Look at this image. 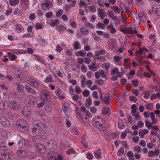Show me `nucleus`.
<instances>
[{
    "label": "nucleus",
    "instance_id": "obj_53",
    "mask_svg": "<svg viewBox=\"0 0 160 160\" xmlns=\"http://www.w3.org/2000/svg\"><path fill=\"white\" fill-rule=\"evenodd\" d=\"M118 127L121 129H123L125 127V125L124 123L122 122V120H120L118 122Z\"/></svg>",
    "mask_w": 160,
    "mask_h": 160
},
{
    "label": "nucleus",
    "instance_id": "obj_27",
    "mask_svg": "<svg viewBox=\"0 0 160 160\" xmlns=\"http://www.w3.org/2000/svg\"><path fill=\"white\" fill-rule=\"evenodd\" d=\"M56 142L55 141L53 140H49L47 143V146H48L50 148H54V145H56Z\"/></svg>",
    "mask_w": 160,
    "mask_h": 160
},
{
    "label": "nucleus",
    "instance_id": "obj_20",
    "mask_svg": "<svg viewBox=\"0 0 160 160\" xmlns=\"http://www.w3.org/2000/svg\"><path fill=\"white\" fill-rule=\"evenodd\" d=\"M152 8V10L153 12L158 15L160 14V7L159 6L154 5Z\"/></svg>",
    "mask_w": 160,
    "mask_h": 160
},
{
    "label": "nucleus",
    "instance_id": "obj_40",
    "mask_svg": "<svg viewBox=\"0 0 160 160\" xmlns=\"http://www.w3.org/2000/svg\"><path fill=\"white\" fill-rule=\"evenodd\" d=\"M101 150H98L95 151L94 153V155L95 157L97 158H99L101 157Z\"/></svg>",
    "mask_w": 160,
    "mask_h": 160
},
{
    "label": "nucleus",
    "instance_id": "obj_54",
    "mask_svg": "<svg viewBox=\"0 0 160 160\" xmlns=\"http://www.w3.org/2000/svg\"><path fill=\"white\" fill-rule=\"evenodd\" d=\"M90 93L89 91L87 90H84L82 92V95L84 97H87L89 95Z\"/></svg>",
    "mask_w": 160,
    "mask_h": 160
},
{
    "label": "nucleus",
    "instance_id": "obj_58",
    "mask_svg": "<svg viewBox=\"0 0 160 160\" xmlns=\"http://www.w3.org/2000/svg\"><path fill=\"white\" fill-rule=\"evenodd\" d=\"M122 72H118L117 73V74L116 75L118 78H122L123 76V74L125 73V71L122 68L121 69Z\"/></svg>",
    "mask_w": 160,
    "mask_h": 160
},
{
    "label": "nucleus",
    "instance_id": "obj_39",
    "mask_svg": "<svg viewBox=\"0 0 160 160\" xmlns=\"http://www.w3.org/2000/svg\"><path fill=\"white\" fill-rule=\"evenodd\" d=\"M62 109L66 116L68 117L70 113L69 111L68 110L67 107L65 106H63Z\"/></svg>",
    "mask_w": 160,
    "mask_h": 160
},
{
    "label": "nucleus",
    "instance_id": "obj_33",
    "mask_svg": "<svg viewBox=\"0 0 160 160\" xmlns=\"http://www.w3.org/2000/svg\"><path fill=\"white\" fill-rule=\"evenodd\" d=\"M88 67L89 68V69L93 71H96L98 68L96 63L94 62L92 64L89 65Z\"/></svg>",
    "mask_w": 160,
    "mask_h": 160
},
{
    "label": "nucleus",
    "instance_id": "obj_30",
    "mask_svg": "<svg viewBox=\"0 0 160 160\" xmlns=\"http://www.w3.org/2000/svg\"><path fill=\"white\" fill-rule=\"evenodd\" d=\"M131 113L132 115L134 116L136 119L139 120L140 119V112H137L136 111H131Z\"/></svg>",
    "mask_w": 160,
    "mask_h": 160
},
{
    "label": "nucleus",
    "instance_id": "obj_6",
    "mask_svg": "<svg viewBox=\"0 0 160 160\" xmlns=\"http://www.w3.org/2000/svg\"><path fill=\"white\" fill-rule=\"evenodd\" d=\"M6 133V131L5 130H2L1 131V134L2 137L3 138V139H0V147L2 151V152L5 151V150L8 151V149H6L5 142L4 139V138H7V136H6L5 135H3V134Z\"/></svg>",
    "mask_w": 160,
    "mask_h": 160
},
{
    "label": "nucleus",
    "instance_id": "obj_44",
    "mask_svg": "<svg viewBox=\"0 0 160 160\" xmlns=\"http://www.w3.org/2000/svg\"><path fill=\"white\" fill-rule=\"evenodd\" d=\"M133 151L138 153H141L142 151V149L140 146H136L134 147Z\"/></svg>",
    "mask_w": 160,
    "mask_h": 160
},
{
    "label": "nucleus",
    "instance_id": "obj_22",
    "mask_svg": "<svg viewBox=\"0 0 160 160\" xmlns=\"http://www.w3.org/2000/svg\"><path fill=\"white\" fill-rule=\"evenodd\" d=\"M17 141L18 142V147L20 148L22 147L23 145V140L21 136H18L17 137Z\"/></svg>",
    "mask_w": 160,
    "mask_h": 160
},
{
    "label": "nucleus",
    "instance_id": "obj_2",
    "mask_svg": "<svg viewBox=\"0 0 160 160\" xmlns=\"http://www.w3.org/2000/svg\"><path fill=\"white\" fill-rule=\"evenodd\" d=\"M92 122L94 127H97L100 131H104L105 129L102 118L98 116L92 119Z\"/></svg>",
    "mask_w": 160,
    "mask_h": 160
},
{
    "label": "nucleus",
    "instance_id": "obj_12",
    "mask_svg": "<svg viewBox=\"0 0 160 160\" xmlns=\"http://www.w3.org/2000/svg\"><path fill=\"white\" fill-rule=\"evenodd\" d=\"M159 153V150L156 149L154 151L149 150L148 152V155L149 157H152L155 156H158Z\"/></svg>",
    "mask_w": 160,
    "mask_h": 160
},
{
    "label": "nucleus",
    "instance_id": "obj_42",
    "mask_svg": "<svg viewBox=\"0 0 160 160\" xmlns=\"http://www.w3.org/2000/svg\"><path fill=\"white\" fill-rule=\"evenodd\" d=\"M135 74V71L134 70H131L128 74V77L129 79H131L133 78V76Z\"/></svg>",
    "mask_w": 160,
    "mask_h": 160
},
{
    "label": "nucleus",
    "instance_id": "obj_52",
    "mask_svg": "<svg viewBox=\"0 0 160 160\" xmlns=\"http://www.w3.org/2000/svg\"><path fill=\"white\" fill-rule=\"evenodd\" d=\"M110 64V63L108 62H106L103 63L102 65V67L103 68H105V69L107 70H109Z\"/></svg>",
    "mask_w": 160,
    "mask_h": 160
},
{
    "label": "nucleus",
    "instance_id": "obj_31",
    "mask_svg": "<svg viewBox=\"0 0 160 160\" xmlns=\"http://www.w3.org/2000/svg\"><path fill=\"white\" fill-rule=\"evenodd\" d=\"M25 88L27 91L28 92L31 93L32 94H35V92L28 84H26L25 85Z\"/></svg>",
    "mask_w": 160,
    "mask_h": 160
},
{
    "label": "nucleus",
    "instance_id": "obj_17",
    "mask_svg": "<svg viewBox=\"0 0 160 160\" xmlns=\"http://www.w3.org/2000/svg\"><path fill=\"white\" fill-rule=\"evenodd\" d=\"M124 62L123 63V65L124 66V68L126 69H127L129 67H130L132 65L131 63L129 62V59L128 58H125L124 60Z\"/></svg>",
    "mask_w": 160,
    "mask_h": 160
},
{
    "label": "nucleus",
    "instance_id": "obj_25",
    "mask_svg": "<svg viewBox=\"0 0 160 160\" xmlns=\"http://www.w3.org/2000/svg\"><path fill=\"white\" fill-rule=\"evenodd\" d=\"M92 101L91 97L87 98L85 100V105L88 108H89L92 105Z\"/></svg>",
    "mask_w": 160,
    "mask_h": 160
},
{
    "label": "nucleus",
    "instance_id": "obj_50",
    "mask_svg": "<svg viewBox=\"0 0 160 160\" xmlns=\"http://www.w3.org/2000/svg\"><path fill=\"white\" fill-rule=\"evenodd\" d=\"M143 98H144L148 99L149 97L150 93L149 91H147L143 92Z\"/></svg>",
    "mask_w": 160,
    "mask_h": 160
},
{
    "label": "nucleus",
    "instance_id": "obj_48",
    "mask_svg": "<svg viewBox=\"0 0 160 160\" xmlns=\"http://www.w3.org/2000/svg\"><path fill=\"white\" fill-rule=\"evenodd\" d=\"M73 46L75 49L76 50L80 49L81 48L80 44L77 41L75 42L73 44Z\"/></svg>",
    "mask_w": 160,
    "mask_h": 160
},
{
    "label": "nucleus",
    "instance_id": "obj_35",
    "mask_svg": "<svg viewBox=\"0 0 160 160\" xmlns=\"http://www.w3.org/2000/svg\"><path fill=\"white\" fill-rule=\"evenodd\" d=\"M80 31L81 33L83 35H87L88 33V28L85 27H82L80 28Z\"/></svg>",
    "mask_w": 160,
    "mask_h": 160
},
{
    "label": "nucleus",
    "instance_id": "obj_13",
    "mask_svg": "<svg viewBox=\"0 0 160 160\" xmlns=\"http://www.w3.org/2000/svg\"><path fill=\"white\" fill-rule=\"evenodd\" d=\"M108 15L113 20L116 22L117 24L120 23V21L117 17L114 15L113 12L112 11L109 10L108 12Z\"/></svg>",
    "mask_w": 160,
    "mask_h": 160
},
{
    "label": "nucleus",
    "instance_id": "obj_60",
    "mask_svg": "<svg viewBox=\"0 0 160 160\" xmlns=\"http://www.w3.org/2000/svg\"><path fill=\"white\" fill-rule=\"evenodd\" d=\"M22 8L23 9H26L29 7V4L28 2H22Z\"/></svg>",
    "mask_w": 160,
    "mask_h": 160
},
{
    "label": "nucleus",
    "instance_id": "obj_64",
    "mask_svg": "<svg viewBox=\"0 0 160 160\" xmlns=\"http://www.w3.org/2000/svg\"><path fill=\"white\" fill-rule=\"evenodd\" d=\"M56 28L59 32H61L64 29L65 27L63 25H60L57 26Z\"/></svg>",
    "mask_w": 160,
    "mask_h": 160
},
{
    "label": "nucleus",
    "instance_id": "obj_7",
    "mask_svg": "<svg viewBox=\"0 0 160 160\" xmlns=\"http://www.w3.org/2000/svg\"><path fill=\"white\" fill-rule=\"evenodd\" d=\"M52 2L53 0H46L42 3V5L41 6L42 8L44 10V8H51L53 6Z\"/></svg>",
    "mask_w": 160,
    "mask_h": 160
},
{
    "label": "nucleus",
    "instance_id": "obj_3",
    "mask_svg": "<svg viewBox=\"0 0 160 160\" xmlns=\"http://www.w3.org/2000/svg\"><path fill=\"white\" fill-rule=\"evenodd\" d=\"M50 98V95L49 92L46 90H43L41 95L42 102L38 103L37 106L38 108H41L43 107L45 103L49 101Z\"/></svg>",
    "mask_w": 160,
    "mask_h": 160
},
{
    "label": "nucleus",
    "instance_id": "obj_9",
    "mask_svg": "<svg viewBox=\"0 0 160 160\" xmlns=\"http://www.w3.org/2000/svg\"><path fill=\"white\" fill-rule=\"evenodd\" d=\"M22 113L25 117H29L31 116V112L29 108L25 107L23 108Z\"/></svg>",
    "mask_w": 160,
    "mask_h": 160
},
{
    "label": "nucleus",
    "instance_id": "obj_19",
    "mask_svg": "<svg viewBox=\"0 0 160 160\" xmlns=\"http://www.w3.org/2000/svg\"><path fill=\"white\" fill-rule=\"evenodd\" d=\"M98 15L101 19H103L106 16V12L104 11L101 8H99L98 10Z\"/></svg>",
    "mask_w": 160,
    "mask_h": 160
},
{
    "label": "nucleus",
    "instance_id": "obj_15",
    "mask_svg": "<svg viewBox=\"0 0 160 160\" xmlns=\"http://www.w3.org/2000/svg\"><path fill=\"white\" fill-rule=\"evenodd\" d=\"M35 98L33 96H29L25 99V102L30 105H32L35 101Z\"/></svg>",
    "mask_w": 160,
    "mask_h": 160
},
{
    "label": "nucleus",
    "instance_id": "obj_10",
    "mask_svg": "<svg viewBox=\"0 0 160 160\" xmlns=\"http://www.w3.org/2000/svg\"><path fill=\"white\" fill-rule=\"evenodd\" d=\"M1 153L2 157L0 156V160H10V154L8 151H7L5 150L3 152H2Z\"/></svg>",
    "mask_w": 160,
    "mask_h": 160
},
{
    "label": "nucleus",
    "instance_id": "obj_1",
    "mask_svg": "<svg viewBox=\"0 0 160 160\" xmlns=\"http://www.w3.org/2000/svg\"><path fill=\"white\" fill-rule=\"evenodd\" d=\"M12 127L21 132H24L29 129V125L26 121L21 119L18 120L12 125Z\"/></svg>",
    "mask_w": 160,
    "mask_h": 160
},
{
    "label": "nucleus",
    "instance_id": "obj_57",
    "mask_svg": "<svg viewBox=\"0 0 160 160\" xmlns=\"http://www.w3.org/2000/svg\"><path fill=\"white\" fill-rule=\"evenodd\" d=\"M113 8L115 13L117 14H119L120 13V9L119 7L117 6L114 5L113 6Z\"/></svg>",
    "mask_w": 160,
    "mask_h": 160
},
{
    "label": "nucleus",
    "instance_id": "obj_62",
    "mask_svg": "<svg viewBox=\"0 0 160 160\" xmlns=\"http://www.w3.org/2000/svg\"><path fill=\"white\" fill-rule=\"evenodd\" d=\"M139 145L143 147H145L146 146V143L144 140H141L139 143Z\"/></svg>",
    "mask_w": 160,
    "mask_h": 160
},
{
    "label": "nucleus",
    "instance_id": "obj_28",
    "mask_svg": "<svg viewBox=\"0 0 160 160\" xmlns=\"http://www.w3.org/2000/svg\"><path fill=\"white\" fill-rule=\"evenodd\" d=\"M15 30L17 32H20L23 29L21 25L18 24L15 25Z\"/></svg>",
    "mask_w": 160,
    "mask_h": 160
},
{
    "label": "nucleus",
    "instance_id": "obj_16",
    "mask_svg": "<svg viewBox=\"0 0 160 160\" xmlns=\"http://www.w3.org/2000/svg\"><path fill=\"white\" fill-rule=\"evenodd\" d=\"M17 154L18 157L22 158H25L28 155V153L24 150H18Z\"/></svg>",
    "mask_w": 160,
    "mask_h": 160
},
{
    "label": "nucleus",
    "instance_id": "obj_36",
    "mask_svg": "<svg viewBox=\"0 0 160 160\" xmlns=\"http://www.w3.org/2000/svg\"><path fill=\"white\" fill-rule=\"evenodd\" d=\"M81 85L82 87L84 88L85 86V82H86V78L84 76H82L81 77Z\"/></svg>",
    "mask_w": 160,
    "mask_h": 160
},
{
    "label": "nucleus",
    "instance_id": "obj_47",
    "mask_svg": "<svg viewBox=\"0 0 160 160\" xmlns=\"http://www.w3.org/2000/svg\"><path fill=\"white\" fill-rule=\"evenodd\" d=\"M101 100L106 104H109L110 102V98L108 97L105 96L104 97H103L102 99Z\"/></svg>",
    "mask_w": 160,
    "mask_h": 160
},
{
    "label": "nucleus",
    "instance_id": "obj_63",
    "mask_svg": "<svg viewBox=\"0 0 160 160\" xmlns=\"http://www.w3.org/2000/svg\"><path fill=\"white\" fill-rule=\"evenodd\" d=\"M92 96L95 99H98L99 98L98 92L96 91H94L92 92Z\"/></svg>",
    "mask_w": 160,
    "mask_h": 160
},
{
    "label": "nucleus",
    "instance_id": "obj_26",
    "mask_svg": "<svg viewBox=\"0 0 160 160\" xmlns=\"http://www.w3.org/2000/svg\"><path fill=\"white\" fill-rule=\"evenodd\" d=\"M150 99L152 100H153L156 99L159 100L160 99V93L157 92L156 94H153L151 96Z\"/></svg>",
    "mask_w": 160,
    "mask_h": 160
},
{
    "label": "nucleus",
    "instance_id": "obj_46",
    "mask_svg": "<svg viewBox=\"0 0 160 160\" xmlns=\"http://www.w3.org/2000/svg\"><path fill=\"white\" fill-rule=\"evenodd\" d=\"M132 83L134 87H137L139 84V80L138 79H133L132 81Z\"/></svg>",
    "mask_w": 160,
    "mask_h": 160
},
{
    "label": "nucleus",
    "instance_id": "obj_45",
    "mask_svg": "<svg viewBox=\"0 0 160 160\" xmlns=\"http://www.w3.org/2000/svg\"><path fill=\"white\" fill-rule=\"evenodd\" d=\"M59 23V21L58 19H56L54 21H52L50 23V25L51 27H54L58 24Z\"/></svg>",
    "mask_w": 160,
    "mask_h": 160
},
{
    "label": "nucleus",
    "instance_id": "obj_32",
    "mask_svg": "<svg viewBox=\"0 0 160 160\" xmlns=\"http://www.w3.org/2000/svg\"><path fill=\"white\" fill-rule=\"evenodd\" d=\"M138 50L135 52V57L137 60L140 62L143 59V57L142 55V54H140L138 53Z\"/></svg>",
    "mask_w": 160,
    "mask_h": 160
},
{
    "label": "nucleus",
    "instance_id": "obj_34",
    "mask_svg": "<svg viewBox=\"0 0 160 160\" xmlns=\"http://www.w3.org/2000/svg\"><path fill=\"white\" fill-rule=\"evenodd\" d=\"M151 64L150 62H148V63L147 64L146 67L148 70V71L151 73L153 76H155V74L153 72L150 68L149 65Z\"/></svg>",
    "mask_w": 160,
    "mask_h": 160
},
{
    "label": "nucleus",
    "instance_id": "obj_49",
    "mask_svg": "<svg viewBox=\"0 0 160 160\" xmlns=\"http://www.w3.org/2000/svg\"><path fill=\"white\" fill-rule=\"evenodd\" d=\"M124 149L123 148H121L118 150L117 152V155L119 156H122L124 152Z\"/></svg>",
    "mask_w": 160,
    "mask_h": 160
},
{
    "label": "nucleus",
    "instance_id": "obj_5",
    "mask_svg": "<svg viewBox=\"0 0 160 160\" xmlns=\"http://www.w3.org/2000/svg\"><path fill=\"white\" fill-rule=\"evenodd\" d=\"M18 78L19 80H22V82H24L26 81L25 79L26 77L25 76L22 77V75H18ZM28 84H29L31 86L34 87H37L38 86V82L34 79L32 78H30L27 81H26Z\"/></svg>",
    "mask_w": 160,
    "mask_h": 160
},
{
    "label": "nucleus",
    "instance_id": "obj_29",
    "mask_svg": "<svg viewBox=\"0 0 160 160\" xmlns=\"http://www.w3.org/2000/svg\"><path fill=\"white\" fill-rule=\"evenodd\" d=\"M75 54L77 56L84 57L86 56V52L84 50H82L76 52Z\"/></svg>",
    "mask_w": 160,
    "mask_h": 160
},
{
    "label": "nucleus",
    "instance_id": "obj_55",
    "mask_svg": "<svg viewBox=\"0 0 160 160\" xmlns=\"http://www.w3.org/2000/svg\"><path fill=\"white\" fill-rule=\"evenodd\" d=\"M75 92L78 94L81 93L82 92V90L79 86H76L75 87Z\"/></svg>",
    "mask_w": 160,
    "mask_h": 160
},
{
    "label": "nucleus",
    "instance_id": "obj_18",
    "mask_svg": "<svg viewBox=\"0 0 160 160\" xmlns=\"http://www.w3.org/2000/svg\"><path fill=\"white\" fill-rule=\"evenodd\" d=\"M9 106L8 103L7 101H2L0 103V109L4 110L8 108Z\"/></svg>",
    "mask_w": 160,
    "mask_h": 160
},
{
    "label": "nucleus",
    "instance_id": "obj_41",
    "mask_svg": "<svg viewBox=\"0 0 160 160\" xmlns=\"http://www.w3.org/2000/svg\"><path fill=\"white\" fill-rule=\"evenodd\" d=\"M116 2L115 0H107V2L105 3L106 6H108L110 4H115Z\"/></svg>",
    "mask_w": 160,
    "mask_h": 160
},
{
    "label": "nucleus",
    "instance_id": "obj_59",
    "mask_svg": "<svg viewBox=\"0 0 160 160\" xmlns=\"http://www.w3.org/2000/svg\"><path fill=\"white\" fill-rule=\"evenodd\" d=\"M145 126L148 128H151L152 126V123L150 121H146L145 122Z\"/></svg>",
    "mask_w": 160,
    "mask_h": 160
},
{
    "label": "nucleus",
    "instance_id": "obj_23",
    "mask_svg": "<svg viewBox=\"0 0 160 160\" xmlns=\"http://www.w3.org/2000/svg\"><path fill=\"white\" fill-rule=\"evenodd\" d=\"M122 57L118 55H115L113 57L114 63L116 65H118L120 63Z\"/></svg>",
    "mask_w": 160,
    "mask_h": 160
},
{
    "label": "nucleus",
    "instance_id": "obj_8",
    "mask_svg": "<svg viewBox=\"0 0 160 160\" xmlns=\"http://www.w3.org/2000/svg\"><path fill=\"white\" fill-rule=\"evenodd\" d=\"M133 30L131 27L125 28L124 30V32L126 33L133 34L138 33L139 30L138 27L136 26L133 27Z\"/></svg>",
    "mask_w": 160,
    "mask_h": 160
},
{
    "label": "nucleus",
    "instance_id": "obj_61",
    "mask_svg": "<svg viewBox=\"0 0 160 160\" xmlns=\"http://www.w3.org/2000/svg\"><path fill=\"white\" fill-rule=\"evenodd\" d=\"M10 22L9 21H6L4 23V26L5 27V30L6 31H9V29H8L9 26Z\"/></svg>",
    "mask_w": 160,
    "mask_h": 160
},
{
    "label": "nucleus",
    "instance_id": "obj_21",
    "mask_svg": "<svg viewBox=\"0 0 160 160\" xmlns=\"http://www.w3.org/2000/svg\"><path fill=\"white\" fill-rule=\"evenodd\" d=\"M149 132V130L147 129H145L139 131V135L141 138H143L144 137V136L145 135L148 134Z\"/></svg>",
    "mask_w": 160,
    "mask_h": 160
},
{
    "label": "nucleus",
    "instance_id": "obj_38",
    "mask_svg": "<svg viewBox=\"0 0 160 160\" xmlns=\"http://www.w3.org/2000/svg\"><path fill=\"white\" fill-rule=\"evenodd\" d=\"M138 16L140 20L143 22H145L146 21V16L145 14L143 13H141L138 14Z\"/></svg>",
    "mask_w": 160,
    "mask_h": 160
},
{
    "label": "nucleus",
    "instance_id": "obj_11",
    "mask_svg": "<svg viewBox=\"0 0 160 160\" xmlns=\"http://www.w3.org/2000/svg\"><path fill=\"white\" fill-rule=\"evenodd\" d=\"M36 151L40 153H43L46 152V149L45 146L41 144H37L36 146Z\"/></svg>",
    "mask_w": 160,
    "mask_h": 160
},
{
    "label": "nucleus",
    "instance_id": "obj_51",
    "mask_svg": "<svg viewBox=\"0 0 160 160\" xmlns=\"http://www.w3.org/2000/svg\"><path fill=\"white\" fill-rule=\"evenodd\" d=\"M63 13V11L61 9H59L56 13L57 17H60Z\"/></svg>",
    "mask_w": 160,
    "mask_h": 160
},
{
    "label": "nucleus",
    "instance_id": "obj_37",
    "mask_svg": "<svg viewBox=\"0 0 160 160\" xmlns=\"http://www.w3.org/2000/svg\"><path fill=\"white\" fill-rule=\"evenodd\" d=\"M109 111L110 110L108 108L105 107L103 108L102 113L103 115H106L107 116H109Z\"/></svg>",
    "mask_w": 160,
    "mask_h": 160
},
{
    "label": "nucleus",
    "instance_id": "obj_43",
    "mask_svg": "<svg viewBox=\"0 0 160 160\" xmlns=\"http://www.w3.org/2000/svg\"><path fill=\"white\" fill-rule=\"evenodd\" d=\"M18 88L17 90L19 92H22L23 91L24 88L23 86L20 84L19 83H18L16 84Z\"/></svg>",
    "mask_w": 160,
    "mask_h": 160
},
{
    "label": "nucleus",
    "instance_id": "obj_14",
    "mask_svg": "<svg viewBox=\"0 0 160 160\" xmlns=\"http://www.w3.org/2000/svg\"><path fill=\"white\" fill-rule=\"evenodd\" d=\"M0 123L6 127H8L10 125L9 121L3 117H0Z\"/></svg>",
    "mask_w": 160,
    "mask_h": 160
},
{
    "label": "nucleus",
    "instance_id": "obj_56",
    "mask_svg": "<svg viewBox=\"0 0 160 160\" xmlns=\"http://www.w3.org/2000/svg\"><path fill=\"white\" fill-rule=\"evenodd\" d=\"M93 84L92 81L90 80H88L86 82V84L87 85L88 87L90 89Z\"/></svg>",
    "mask_w": 160,
    "mask_h": 160
},
{
    "label": "nucleus",
    "instance_id": "obj_24",
    "mask_svg": "<svg viewBox=\"0 0 160 160\" xmlns=\"http://www.w3.org/2000/svg\"><path fill=\"white\" fill-rule=\"evenodd\" d=\"M150 118L152 124H155L158 122V119L155 118V114L153 112H151Z\"/></svg>",
    "mask_w": 160,
    "mask_h": 160
},
{
    "label": "nucleus",
    "instance_id": "obj_4",
    "mask_svg": "<svg viewBox=\"0 0 160 160\" xmlns=\"http://www.w3.org/2000/svg\"><path fill=\"white\" fill-rule=\"evenodd\" d=\"M37 126L38 128L40 129L38 133V136L39 137V138L42 140L46 139L48 137L47 132L43 129V128H45L46 126H45L43 124L40 122L37 123Z\"/></svg>",
    "mask_w": 160,
    "mask_h": 160
}]
</instances>
